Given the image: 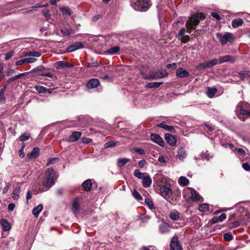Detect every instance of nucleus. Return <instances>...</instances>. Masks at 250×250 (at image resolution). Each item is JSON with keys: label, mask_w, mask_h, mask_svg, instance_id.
I'll return each instance as SVG.
<instances>
[{"label": "nucleus", "mask_w": 250, "mask_h": 250, "mask_svg": "<svg viewBox=\"0 0 250 250\" xmlns=\"http://www.w3.org/2000/svg\"><path fill=\"white\" fill-rule=\"evenodd\" d=\"M205 18L206 16L203 12H197L191 14L186 22L187 30L184 27L181 29L176 35V38H179L185 35L186 31L188 33H191L192 31L195 30L196 27L199 25L200 21H203Z\"/></svg>", "instance_id": "1"}, {"label": "nucleus", "mask_w": 250, "mask_h": 250, "mask_svg": "<svg viewBox=\"0 0 250 250\" xmlns=\"http://www.w3.org/2000/svg\"><path fill=\"white\" fill-rule=\"evenodd\" d=\"M236 58L234 56L226 55L220 57L219 59H213L209 61L201 63L196 66V69L199 71H202L206 68H210L217 64H221L224 62H229L233 63L235 62Z\"/></svg>", "instance_id": "2"}, {"label": "nucleus", "mask_w": 250, "mask_h": 250, "mask_svg": "<svg viewBox=\"0 0 250 250\" xmlns=\"http://www.w3.org/2000/svg\"><path fill=\"white\" fill-rule=\"evenodd\" d=\"M57 178L56 171L53 168H48L45 170L42 184L48 189L55 184Z\"/></svg>", "instance_id": "3"}, {"label": "nucleus", "mask_w": 250, "mask_h": 250, "mask_svg": "<svg viewBox=\"0 0 250 250\" xmlns=\"http://www.w3.org/2000/svg\"><path fill=\"white\" fill-rule=\"evenodd\" d=\"M132 7L137 11H146L150 5V0H133L131 3Z\"/></svg>", "instance_id": "4"}, {"label": "nucleus", "mask_w": 250, "mask_h": 250, "mask_svg": "<svg viewBox=\"0 0 250 250\" xmlns=\"http://www.w3.org/2000/svg\"><path fill=\"white\" fill-rule=\"evenodd\" d=\"M241 107L239 109V113L237 115V117L241 121H245L246 119L250 118V104L245 102L241 103Z\"/></svg>", "instance_id": "5"}, {"label": "nucleus", "mask_w": 250, "mask_h": 250, "mask_svg": "<svg viewBox=\"0 0 250 250\" xmlns=\"http://www.w3.org/2000/svg\"><path fill=\"white\" fill-rule=\"evenodd\" d=\"M217 38H219L220 42L222 45L226 44L228 42H232L234 40V36L232 33H227L224 35L221 33H217L216 34Z\"/></svg>", "instance_id": "6"}, {"label": "nucleus", "mask_w": 250, "mask_h": 250, "mask_svg": "<svg viewBox=\"0 0 250 250\" xmlns=\"http://www.w3.org/2000/svg\"><path fill=\"white\" fill-rule=\"evenodd\" d=\"M168 75V73L166 70L163 71H157L150 74L147 78L148 80H157L161 78H165Z\"/></svg>", "instance_id": "7"}, {"label": "nucleus", "mask_w": 250, "mask_h": 250, "mask_svg": "<svg viewBox=\"0 0 250 250\" xmlns=\"http://www.w3.org/2000/svg\"><path fill=\"white\" fill-rule=\"evenodd\" d=\"M160 192L161 195L166 200L169 199L170 196H171L173 194V191L171 190L170 186L166 185L160 188Z\"/></svg>", "instance_id": "8"}, {"label": "nucleus", "mask_w": 250, "mask_h": 250, "mask_svg": "<svg viewBox=\"0 0 250 250\" xmlns=\"http://www.w3.org/2000/svg\"><path fill=\"white\" fill-rule=\"evenodd\" d=\"M171 248H173L174 250H183L182 246L177 235H174L171 240L169 249L171 250Z\"/></svg>", "instance_id": "9"}, {"label": "nucleus", "mask_w": 250, "mask_h": 250, "mask_svg": "<svg viewBox=\"0 0 250 250\" xmlns=\"http://www.w3.org/2000/svg\"><path fill=\"white\" fill-rule=\"evenodd\" d=\"M40 154V148L38 147H34L31 152L28 153L25 158L27 162L30 160L37 158Z\"/></svg>", "instance_id": "10"}, {"label": "nucleus", "mask_w": 250, "mask_h": 250, "mask_svg": "<svg viewBox=\"0 0 250 250\" xmlns=\"http://www.w3.org/2000/svg\"><path fill=\"white\" fill-rule=\"evenodd\" d=\"M82 199L81 197H75L73 201L72 204V210L74 214H77L80 209V202Z\"/></svg>", "instance_id": "11"}, {"label": "nucleus", "mask_w": 250, "mask_h": 250, "mask_svg": "<svg viewBox=\"0 0 250 250\" xmlns=\"http://www.w3.org/2000/svg\"><path fill=\"white\" fill-rule=\"evenodd\" d=\"M150 140L153 142L161 146H164L165 143L162 137L158 134H151L150 135Z\"/></svg>", "instance_id": "12"}, {"label": "nucleus", "mask_w": 250, "mask_h": 250, "mask_svg": "<svg viewBox=\"0 0 250 250\" xmlns=\"http://www.w3.org/2000/svg\"><path fill=\"white\" fill-rule=\"evenodd\" d=\"M54 66L56 68L59 69L63 68L72 67L74 66V65L68 62L60 61L55 62L54 63Z\"/></svg>", "instance_id": "13"}, {"label": "nucleus", "mask_w": 250, "mask_h": 250, "mask_svg": "<svg viewBox=\"0 0 250 250\" xmlns=\"http://www.w3.org/2000/svg\"><path fill=\"white\" fill-rule=\"evenodd\" d=\"M165 139L167 143L170 146H175L177 143V138L175 136L166 133Z\"/></svg>", "instance_id": "14"}, {"label": "nucleus", "mask_w": 250, "mask_h": 250, "mask_svg": "<svg viewBox=\"0 0 250 250\" xmlns=\"http://www.w3.org/2000/svg\"><path fill=\"white\" fill-rule=\"evenodd\" d=\"M83 47L84 45L82 42H77L70 45L68 47L67 50L68 52H72L77 49L83 48Z\"/></svg>", "instance_id": "15"}, {"label": "nucleus", "mask_w": 250, "mask_h": 250, "mask_svg": "<svg viewBox=\"0 0 250 250\" xmlns=\"http://www.w3.org/2000/svg\"><path fill=\"white\" fill-rule=\"evenodd\" d=\"M100 81L98 79L93 78L89 80L86 84L88 89H92L97 87L100 85Z\"/></svg>", "instance_id": "16"}, {"label": "nucleus", "mask_w": 250, "mask_h": 250, "mask_svg": "<svg viewBox=\"0 0 250 250\" xmlns=\"http://www.w3.org/2000/svg\"><path fill=\"white\" fill-rule=\"evenodd\" d=\"M36 61L37 59L34 58H27L17 61L16 62V65H21L26 63H31L35 62Z\"/></svg>", "instance_id": "17"}, {"label": "nucleus", "mask_w": 250, "mask_h": 250, "mask_svg": "<svg viewBox=\"0 0 250 250\" xmlns=\"http://www.w3.org/2000/svg\"><path fill=\"white\" fill-rule=\"evenodd\" d=\"M157 126L159 127L163 128L172 133H174L175 132L174 127L173 126L167 125L165 121H163L161 123L158 124Z\"/></svg>", "instance_id": "18"}, {"label": "nucleus", "mask_w": 250, "mask_h": 250, "mask_svg": "<svg viewBox=\"0 0 250 250\" xmlns=\"http://www.w3.org/2000/svg\"><path fill=\"white\" fill-rule=\"evenodd\" d=\"M0 224L1 225L2 229L4 231H7L11 229V225L6 219H2L0 221Z\"/></svg>", "instance_id": "19"}, {"label": "nucleus", "mask_w": 250, "mask_h": 250, "mask_svg": "<svg viewBox=\"0 0 250 250\" xmlns=\"http://www.w3.org/2000/svg\"><path fill=\"white\" fill-rule=\"evenodd\" d=\"M189 76L188 72L182 68L177 69L176 71V76L180 78H187Z\"/></svg>", "instance_id": "20"}, {"label": "nucleus", "mask_w": 250, "mask_h": 250, "mask_svg": "<svg viewBox=\"0 0 250 250\" xmlns=\"http://www.w3.org/2000/svg\"><path fill=\"white\" fill-rule=\"evenodd\" d=\"M45 69H46V68L43 65H41L38 66V67L33 69L30 71L21 73V75L22 77H24V76H26L31 73H36L37 71H41L42 70H44Z\"/></svg>", "instance_id": "21"}, {"label": "nucleus", "mask_w": 250, "mask_h": 250, "mask_svg": "<svg viewBox=\"0 0 250 250\" xmlns=\"http://www.w3.org/2000/svg\"><path fill=\"white\" fill-rule=\"evenodd\" d=\"M226 218V214L225 213H222L218 217H213L209 222L211 225L218 223V222H222Z\"/></svg>", "instance_id": "22"}, {"label": "nucleus", "mask_w": 250, "mask_h": 250, "mask_svg": "<svg viewBox=\"0 0 250 250\" xmlns=\"http://www.w3.org/2000/svg\"><path fill=\"white\" fill-rule=\"evenodd\" d=\"M142 179L143 180L142 182V185L144 188H147L150 186L152 183V180L149 175L145 176Z\"/></svg>", "instance_id": "23"}, {"label": "nucleus", "mask_w": 250, "mask_h": 250, "mask_svg": "<svg viewBox=\"0 0 250 250\" xmlns=\"http://www.w3.org/2000/svg\"><path fill=\"white\" fill-rule=\"evenodd\" d=\"M92 182L90 179L84 181L82 184V187L85 191H89L92 188Z\"/></svg>", "instance_id": "24"}, {"label": "nucleus", "mask_w": 250, "mask_h": 250, "mask_svg": "<svg viewBox=\"0 0 250 250\" xmlns=\"http://www.w3.org/2000/svg\"><path fill=\"white\" fill-rule=\"evenodd\" d=\"M82 135V132L80 131H74L70 136L69 140L70 142H74L78 141Z\"/></svg>", "instance_id": "25"}, {"label": "nucleus", "mask_w": 250, "mask_h": 250, "mask_svg": "<svg viewBox=\"0 0 250 250\" xmlns=\"http://www.w3.org/2000/svg\"><path fill=\"white\" fill-rule=\"evenodd\" d=\"M169 217L173 221H178L180 219V213L176 209L172 210L170 212Z\"/></svg>", "instance_id": "26"}, {"label": "nucleus", "mask_w": 250, "mask_h": 250, "mask_svg": "<svg viewBox=\"0 0 250 250\" xmlns=\"http://www.w3.org/2000/svg\"><path fill=\"white\" fill-rule=\"evenodd\" d=\"M159 231L161 233H166L170 231L169 226L167 223H163L159 226Z\"/></svg>", "instance_id": "27"}, {"label": "nucleus", "mask_w": 250, "mask_h": 250, "mask_svg": "<svg viewBox=\"0 0 250 250\" xmlns=\"http://www.w3.org/2000/svg\"><path fill=\"white\" fill-rule=\"evenodd\" d=\"M177 153V157L182 161H183L184 159L187 157V155L186 151L183 147L178 149Z\"/></svg>", "instance_id": "28"}, {"label": "nucleus", "mask_w": 250, "mask_h": 250, "mask_svg": "<svg viewBox=\"0 0 250 250\" xmlns=\"http://www.w3.org/2000/svg\"><path fill=\"white\" fill-rule=\"evenodd\" d=\"M163 83V82H150L146 85L145 87L146 88H157Z\"/></svg>", "instance_id": "29"}, {"label": "nucleus", "mask_w": 250, "mask_h": 250, "mask_svg": "<svg viewBox=\"0 0 250 250\" xmlns=\"http://www.w3.org/2000/svg\"><path fill=\"white\" fill-rule=\"evenodd\" d=\"M190 199L192 201H197L200 200V196L198 192L195 190L193 189L191 190Z\"/></svg>", "instance_id": "30"}, {"label": "nucleus", "mask_w": 250, "mask_h": 250, "mask_svg": "<svg viewBox=\"0 0 250 250\" xmlns=\"http://www.w3.org/2000/svg\"><path fill=\"white\" fill-rule=\"evenodd\" d=\"M43 209V206L42 204H40L38 206L34 208L32 210V213L35 217H38L39 214Z\"/></svg>", "instance_id": "31"}, {"label": "nucleus", "mask_w": 250, "mask_h": 250, "mask_svg": "<svg viewBox=\"0 0 250 250\" xmlns=\"http://www.w3.org/2000/svg\"><path fill=\"white\" fill-rule=\"evenodd\" d=\"M243 23V21L242 19L239 18L234 20L232 22V26L234 28H237L241 26Z\"/></svg>", "instance_id": "32"}, {"label": "nucleus", "mask_w": 250, "mask_h": 250, "mask_svg": "<svg viewBox=\"0 0 250 250\" xmlns=\"http://www.w3.org/2000/svg\"><path fill=\"white\" fill-rule=\"evenodd\" d=\"M130 160L127 158H119L118 160L117 165L120 167H123Z\"/></svg>", "instance_id": "33"}, {"label": "nucleus", "mask_w": 250, "mask_h": 250, "mask_svg": "<svg viewBox=\"0 0 250 250\" xmlns=\"http://www.w3.org/2000/svg\"><path fill=\"white\" fill-rule=\"evenodd\" d=\"M217 89L216 88H211L208 87V88L207 95L209 98H212L217 92Z\"/></svg>", "instance_id": "34"}, {"label": "nucleus", "mask_w": 250, "mask_h": 250, "mask_svg": "<svg viewBox=\"0 0 250 250\" xmlns=\"http://www.w3.org/2000/svg\"><path fill=\"white\" fill-rule=\"evenodd\" d=\"M132 194L134 198L138 201H143V198L139 192L135 189L132 191Z\"/></svg>", "instance_id": "35"}, {"label": "nucleus", "mask_w": 250, "mask_h": 250, "mask_svg": "<svg viewBox=\"0 0 250 250\" xmlns=\"http://www.w3.org/2000/svg\"><path fill=\"white\" fill-rule=\"evenodd\" d=\"M199 210L201 212H206L209 210V205L207 203L200 204L198 208Z\"/></svg>", "instance_id": "36"}, {"label": "nucleus", "mask_w": 250, "mask_h": 250, "mask_svg": "<svg viewBox=\"0 0 250 250\" xmlns=\"http://www.w3.org/2000/svg\"><path fill=\"white\" fill-rule=\"evenodd\" d=\"M120 50V47L119 46L112 47L107 50V52L110 54H117Z\"/></svg>", "instance_id": "37"}, {"label": "nucleus", "mask_w": 250, "mask_h": 250, "mask_svg": "<svg viewBox=\"0 0 250 250\" xmlns=\"http://www.w3.org/2000/svg\"><path fill=\"white\" fill-rule=\"evenodd\" d=\"M179 183L180 185L186 186L189 184V180L186 177L181 176L179 179Z\"/></svg>", "instance_id": "38"}, {"label": "nucleus", "mask_w": 250, "mask_h": 250, "mask_svg": "<svg viewBox=\"0 0 250 250\" xmlns=\"http://www.w3.org/2000/svg\"><path fill=\"white\" fill-rule=\"evenodd\" d=\"M30 136V133L28 132H24L20 136L19 139L21 141L24 142L29 140Z\"/></svg>", "instance_id": "39"}, {"label": "nucleus", "mask_w": 250, "mask_h": 250, "mask_svg": "<svg viewBox=\"0 0 250 250\" xmlns=\"http://www.w3.org/2000/svg\"><path fill=\"white\" fill-rule=\"evenodd\" d=\"M35 88L36 91L39 93H46L47 90H49L48 88L41 85H36Z\"/></svg>", "instance_id": "40"}, {"label": "nucleus", "mask_w": 250, "mask_h": 250, "mask_svg": "<svg viewBox=\"0 0 250 250\" xmlns=\"http://www.w3.org/2000/svg\"><path fill=\"white\" fill-rule=\"evenodd\" d=\"M63 15H67L70 16L71 14V11L68 7H61L60 9Z\"/></svg>", "instance_id": "41"}, {"label": "nucleus", "mask_w": 250, "mask_h": 250, "mask_svg": "<svg viewBox=\"0 0 250 250\" xmlns=\"http://www.w3.org/2000/svg\"><path fill=\"white\" fill-rule=\"evenodd\" d=\"M145 202L151 209L155 208L153 201L151 199L149 198H146L145 200Z\"/></svg>", "instance_id": "42"}, {"label": "nucleus", "mask_w": 250, "mask_h": 250, "mask_svg": "<svg viewBox=\"0 0 250 250\" xmlns=\"http://www.w3.org/2000/svg\"><path fill=\"white\" fill-rule=\"evenodd\" d=\"M145 174H147L146 173H142L139 169H135L134 172V175L135 176L141 179L144 178Z\"/></svg>", "instance_id": "43"}, {"label": "nucleus", "mask_w": 250, "mask_h": 250, "mask_svg": "<svg viewBox=\"0 0 250 250\" xmlns=\"http://www.w3.org/2000/svg\"><path fill=\"white\" fill-rule=\"evenodd\" d=\"M240 225V223L238 221H235L232 222H230L228 224V228L232 229L238 227Z\"/></svg>", "instance_id": "44"}, {"label": "nucleus", "mask_w": 250, "mask_h": 250, "mask_svg": "<svg viewBox=\"0 0 250 250\" xmlns=\"http://www.w3.org/2000/svg\"><path fill=\"white\" fill-rule=\"evenodd\" d=\"M43 71V70H42L41 71H37L36 73H37V75L42 76H46V77H48L49 78H52L53 77V74L51 73H50L49 72H48L46 73H43L42 72Z\"/></svg>", "instance_id": "45"}, {"label": "nucleus", "mask_w": 250, "mask_h": 250, "mask_svg": "<svg viewBox=\"0 0 250 250\" xmlns=\"http://www.w3.org/2000/svg\"><path fill=\"white\" fill-rule=\"evenodd\" d=\"M238 74L241 80H244L245 78L249 76V74L246 71H241L239 72Z\"/></svg>", "instance_id": "46"}, {"label": "nucleus", "mask_w": 250, "mask_h": 250, "mask_svg": "<svg viewBox=\"0 0 250 250\" xmlns=\"http://www.w3.org/2000/svg\"><path fill=\"white\" fill-rule=\"evenodd\" d=\"M116 142L113 141H110L106 142L104 146L105 148L108 147H113L115 146Z\"/></svg>", "instance_id": "47"}, {"label": "nucleus", "mask_w": 250, "mask_h": 250, "mask_svg": "<svg viewBox=\"0 0 250 250\" xmlns=\"http://www.w3.org/2000/svg\"><path fill=\"white\" fill-rule=\"evenodd\" d=\"M133 152L138 153L141 155H144L145 154V150L144 149L135 147L133 148Z\"/></svg>", "instance_id": "48"}, {"label": "nucleus", "mask_w": 250, "mask_h": 250, "mask_svg": "<svg viewBox=\"0 0 250 250\" xmlns=\"http://www.w3.org/2000/svg\"><path fill=\"white\" fill-rule=\"evenodd\" d=\"M224 239L227 241H229L232 240L233 236L230 233H226L223 235Z\"/></svg>", "instance_id": "49"}, {"label": "nucleus", "mask_w": 250, "mask_h": 250, "mask_svg": "<svg viewBox=\"0 0 250 250\" xmlns=\"http://www.w3.org/2000/svg\"><path fill=\"white\" fill-rule=\"evenodd\" d=\"M15 52L14 50H11L5 54V60L8 61L10 60L14 55Z\"/></svg>", "instance_id": "50"}, {"label": "nucleus", "mask_w": 250, "mask_h": 250, "mask_svg": "<svg viewBox=\"0 0 250 250\" xmlns=\"http://www.w3.org/2000/svg\"><path fill=\"white\" fill-rule=\"evenodd\" d=\"M21 190V187H17L13 190L12 193V197L14 199H16V195H18V193Z\"/></svg>", "instance_id": "51"}, {"label": "nucleus", "mask_w": 250, "mask_h": 250, "mask_svg": "<svg viewBox=\"0 0 250 250\" xmlns=\"http://www.w3.org/2000/svg\"><path fill=\"white\" fill-rule=\"evenodd\" d=\"M190 39V37L188 35H187L182 36L180 41L182 43H186L189 42Z\"/></svg>", "instance_id": "52"}, {"label": "nucleus", "mask_w": 250, "mask_h": 250, "mask_svg": "<svg viewBox=\"0 0 250 250\" xmlns=\"http://www.w3.org/2000/svg\"><path fill=\"white\" fill-rule=\"evenodd\" d=\"M61 31L64 36L69 35L72 33V30L68 28L61 29Z\"/></svg>", "instance_id": "53"}, {"label": "nucleus", "mask_w": 250, "mask_h": 250, "mask_svg": "<svg viewBox=\"0 0 250 250\" xmlns=\"http://www.w3.org/2000/svg\"><path fill=\"white\" fill-rule=\"evenodd\" d=\"M204 125L205 126V128L207 129L209 132H212L215 130V128L208 124L205 123Z\"/></svg>", "instance_id": "54"}, {"label": "nucleus", "mask_w": 250, "mask_h": 250, "mask_svg": "<svg viewBox=\"0 0 250 250\" xmlns=\"http://www.w3.org/2000/svg\"><path fill=\"white\" fill-rule=\"evenodd\" d=\"M25 147L24 144H23L21 148L19 151V156L21 158H23L24 157V148Z\"/></svg>", "instance_id": "55"}, {"label": "nucleus", "mask_w": 250, "mask_h": 250, "mask_svg": "<svg viewBox=\"0 0 250 250\" xmlns=\"http://www.w3.org/2000/svg\"><path fill=\"white\" fill-rule=\"evenodd\" d=\"M57 159H58V158H50L48 160V162L46 164V166H48L49 165H50L51 164H54V163H55Z\"/></svg>", "instance_id": "56"}, {"label": "nucleus", "mask_w": 250, "mask_h": 250, "mask_svg": "<svg viewBox=\"0 0 250 250\" xmlns=\"http://www.w3.org/2000/svg\"><path fill=\"white\" fill-rule=\"evenodd\" d=\"M242 167L246 171H250V165L248 162L243 163L242 164Z\"/></svg>", "instance_id": "57"}, {"label": "nucleus", "mask_w": 250, "mask_h": 250, "mask_svg": "<svg viewBox=\"0 0 250 250\" xmlns=\"http://www.w3.org/2000/svg\"><path fill=\"white\" fill-rule=\"evenodd\" d=\"M82 141L83 144H88L92 142V140L89 138L84 137L82 139Z\"/></svg>", "instance_id": "58"}, {"label": "nucleus", "mask_w": 250, "mask_h": 250, "mask_svg": "<svg viewBox=\"0 0 250 250\" xmlns=\"http://www.w3.org/2000/svg\"><path fill=\"white\" fill-rule=\"evenodd\" d=\"M211 15L215 19H216L217 21H220L221 18V17L219 15V14L216 12H212L211 14Z\"/></svg>", "instance_id": "59"}, {"label": "nucleus", "mask_w": 250, "mask_h": 250, "mask_svg": "<svg viewBox=\"0 0 250 250\" xmlns=\"http://www.w3.org/2000/svg\"><path fill=\"white\" fill-rule=\"evenodd\" d=\"M102 16L101 14H96L93 17L92 20L93 21L95 22V21H97L98 20L102 18Z\"/></svg>", "instance_id": "60"}, {"label": "nucleus", "mask_w": 250, "mask_h": 250, "mask_svg": "<svg viewBox=\"0 0 250 250\" xmlns=\"http://www.w3.org/2000/svg\"><path fill=\"white\" fill-rule=\"evenodd\" d=\"M167 68H171L172 69H175L177 67V64L176 63H168L166 65Z\"/></svg>", "instance_id": "61"}, {"label": "nucleus", "mask_w": 250, "mask_h": 250, "mask_svg": "<svg viewBox=\"0 0 250 250\" xmlns=\"http://www.w3.org/2000/svg\"><path fill=\"white\" fill-rule=\"evenodd\" d=\"M43 15L46 18H49L51 16L49 13V11L48 9H45L42 11Z\"/></svg>", "instance_id": "62"}, {"label": "nucleus", "mask_w": 250, "mask_h": 250, "mask_svg": "<svg viewBox=\"0 0 250 250\" xmlns=\"http://www.w3.org/2000/svg\"><path fill=\"white\" fill-rule=\"evenodd\" d=\"M31 56L39 57L41 55V53L40 52L35 51H31Z\"/></svg>", "instance_id": "63"}, {"label": "nucleus", "mask_w": 250, "mask_h": 250, "mask_svg": "<svg viewBox=\"0 0 250 250\" xmlns=\"http://www.w3.org/2000/svg\"><path fill=\"white\" fill-rule=\"evenodd\" d=\"M146 163V160H142L139 162L138 166L140 168H143L145 166Z\"/></svg>", "instance_id": "64"}]
</instances>
